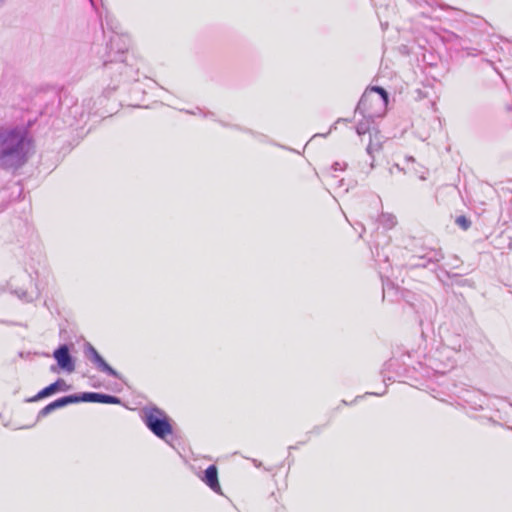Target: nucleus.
<instances>
[{
  "instance_id": "423d86ee",
  "label": "nucleus",
  "mask_w": 512,
  "mask_h": 512,
  "mask_svg": "<svg viewBox=\"0 0 512 512\" xmlns=\"http://www.w3.org/2000/svg\"><path fill=\"white\" fill-rule=\"evenodd\" d=\"M59 367L67 372H73L75 369L74 362L66 345H61L53 354Z\"/></svg>"
},
{
  "instance_id": "f3484780",
  "label": "nucleus",
  "mask_w": 512,
  "mask_h": 512,
  "mask_svg": "<svg viewBox=\"0 0 512 512\" xmlns=\"http://www.w3.org/2000/svg\"><path fill=\"white\" fill-rule=\"evenodd\" d=\"M196 110H197V112H196V111H187V113L192 114V115H196L197 113H201V114H203V116H204V117H208V116H210V115H211V116H213V115H214L213 113H210V112L205 113V112H203V110H202V109H200V108H197Z\"/></svg>"
},
{
  "instance_id": "9d476101",
  "label": "nucleus",
  "mask_w": 512,
  "mask_h": 512,
  "mask_svg": "<svg viewBox=\"0 0 512 512\" xmlns=\"http://www.w3.org/2000/svg\"><path fill=\"white\" fill-rule=\"evenodd\" d=\"M100 395H101V393H95V392L83 393L81 396H78L79 397V402L80 401H84V402H96V403H99L100 402Z\"/></svg>"
},
{
  "instance_id": "dca6fc26",
  "label": "nucleus",
  "mask_w": 512,
  "mask_h": 512,
  "mask_svg": "<svg viewBox=\"0 0 512 512\" xmlns=\"http://www.w3.org/2000/svg\"><path fill=\"white\" fill-rule=\"evenodd\" d=\"M397 224V219L394 215L392 214H387L386 213V229H391L393 227H395Z\"/></svg>"
},
{
  "instance_id": "f8f14e48",
  "label": "nucleus",
  "mask_w": 512,
  "mask_h": 512,
  "mask_svg": "<svg viewBox=\"0 0 512 512\" xmlns=\"http://www.w3.org/2000/svg\"><path fill=\"white\" fill-rule=\"evenodd\" d=\"M85 356L92 362L101 355L91 344L88 343L85 347Z\"/></svg>"
},
{
  "instance_id": "4be33fe9",
  "label": "nucleus",
  "mask_w": 512,
  "mask_h": 512,
  "mask_svg": "<svg viewBox=\"0 0 512 512\" xmlns=\"http://www.w3.org/2000/svg\"><path fill=\"white\" fill-rule=\"evenodd\" d=\"M5 205H6V204H5V202H4V201H2V202L0 203V211H1L2 209H4Z\"/></svg>"
},
{
  "instance_id": "ddd939ff",
  "label": "nucleus",
  "mask_w": 512,
  "mask_h": 512,
  "mask_svg": "<svg viewBox=\"0 0 512 512\" xmlns=\"http://www.w3.org/2000/svg\"><path fill=\"white\" fill-rule=\"evenodd\" d=\"M99 403L120 404L121 400H120V398H118L116 396H111V395H107V394H102L101 393V395H100V402Z\"/></svg>"
},
{
  "instance_id": "aec40b11",
  "label": "nucleus",
  "mask_w": 512,
  "mask_h": 512,
  "mask_svg": "<svg viewBox=\"0 0 512 512\" xmlns=\"http://www.w3.org/2000/svg\"><path fill=\"white\" fill-rule=\"evenodd\" d=\"M367 395H373V394L372 393H366L363 396H357V397H355V399H354V401L352 403H356L359 399L364 398Z\"/></svg>"
},
{
  "instance_id": "f03ea898",
  "label": "nucleus",
  "mask_w": 512,
  "mask_h": 512,
  "mask_svg": "<svg viewBox=\"0 0 512 512\" xmlns=\"http://www.w3.org/2000/svg\"><path fill=\"white\" fill-rule=\"evenodd\" d=\"M32 150V140L23 126H0V168L22 167Z\"/></svg>"
},
{
  "instance_id": "7ed1b4c3",
  "label": "nucleus",
  "mask_w": 512,
  "mask_h": 512,
  "mask_svg": "<svg viewBox=\"0 0 512 512\" xmlns=\"http://www.w3.org/2000/svg\"><path fill=\"white\" fill-rule=\"evenodd\" d=\"M128 50L126 38L114 33L107 44V59L104 60V71L107 75H112L113 89L121 81H130L136 79L137 71L128 65L123 55Z\"/></svg>"
},
{
  "instance_id": "4468645a",
  "label": "nucleus",
  "mask_w": 512,
  "mask_h": 512,
  "mask_svg": "<svg viewBox=\"0 0 512 512\" xmlns=\"http://www.w3.org/2000/svg\"><path fill=\"white\" fill-rule=\"evenodd\" d=\"M399 293L401 294L402 297H404L403 291H400L398 287L394 286V284L388 283L386 281V296H389V297L395 296L396 297Z\"/></svg>"
},
{
  "instance_id": "6ab92c4d",
  "label": "nucleus",
  "mask_w": 512,
  "mask_h": 512,
  "mask_svg": "<svg viewBox=\"0 0 512 512\" xmlns=\"http://www.w3.org/2000/svg\"><path fill=\"white\" fill-rule=\"evenodd\" d=\"M346 164L344 163H339V162H335L332 166L333 170L335 171H338V170H344Z\"/></svg>"
},
{
  "instance_id": "f257e3e1",
  "label": "nucleus",
  "mask_w": 512,
  "mask_h": 512,
  "mask_svg": "<svg viewBox=\"0 0 512 512\" xmlns=\"http://www.w3.org/2000/svg\"><path fill=\"white\" fill-rule=\"evenodd\" d=\"M384 105V88L381 86L369 87L362 95L356 111L365 115V121L356 127L358 135L369 133L370 140L367 146L368 154L375 159L382 153L383 138L381 131L382 112L376 107Z\"/></svg>"
},
{
  "instance_id": "20e7f679",
  "label": "nucleus",
  "mask_w": 512,
  "mask_h": 512,
  "mask_svg": "<svg viewBox=\"0 0 512 512\" xmlns=\"http://www.w3.org/2000/svg\"><path fill=\"white\" fill-rule=\"evenodd\" d=\"M141 418L149 430L163 440L172 434V426L166 413L156 406H147L142 409Z\"/></svg>"
},
{
  "instance_id": "a211bd4d",
  "label": "nucleus",
  "mask_w": 512,
  "mask_h": 512,
  "mask_svg": "<svg viewBox=\"0 0 512 512\" xmlns=\"http://www.w3.org/2000/svg\"><path fill=\"white\" fill-rule=\"evenodd\" d=\"M442 258H443V256L440 252H433V255L429 257V260L438 262Z\"/></svg>"
},
{
  "instance_id": "0eeeda50",
  "label": "nucleus",
  "mask_w": 512,
  "mask_h": 512,
  "mask_svg": "<svg viewBox=\"0 0 512 512\" xmlns=\"http://www.w3.org/2000/svg\"><path fill=\"white\" fill-rule=\"evenodd\" d=\"M200 479L214 492L221 493V487L218 481V470L215 465H210Z\"/></svg>"
},
{
  "instance_id": "1a4fd4ad",
  "label": "nucleus",
  "mask_w": 512,
  "mask_h": 512,
  "mask_svg": "<svg viewBox=\"0 0 512 512\" xmlns=\"http://www.w3.org/2000/svg\"><path fill=\"white\" fill-rule=\"evenodd\" d=\"M92 363L96 366V368L108 374L109 376H112L114 378H119V373L114 370L109 364L106 363V361L102 358V356H99L95 359V361H92Z\"/></svg>"
},
{
  "instance_id": "6e6552de",
  "label": "nucleus",
  "mask_w": 512,
  "mask_h": 512,
  "mask_svg": "<svg viewBox=\"0 0 512 512\" xmlns=\"http://www.w3.org/2000/svg\"><path fill=\"white\" fill-rule=\"evenodd\" d=\"M65 387H66L65 381L62 379H58L56 382H54V383L50 384L49 386L45 387L44 389H42L35 396V398L33 400H38V399L48 397L59 390H65Z\"/></svg>"
},
{
  "instance_id": "9b49d317",
  "label": "nucleus",
  "mask_w": 512,
  "mask_h": 512,
  "mask_svg": "<svg viewBox=\"0 0 512 512\" xmlns=\"http://www.w3.org/2000/svg\"><path fill=\"white\" fill-rule=\"evenodd\" d=\"M85 356L92 362L101 355L91 344L88 343L85 347Z\"/></svg>"
},
{
  "instance_id": "5701e85b",
  "label": "nucleus",
  "mask_w": 512,
  "mask_h": 512,
  "mask_svg": "<svg viewBox=\"0 0 512 512\" xmlns=\"http://www.w3.org/2000/svg\"><path fill=\"white\" fill-rule=\"evenodd\" d=\"M385 101H386V106L388 105V93L386 92V98H385Z\"/></svg>"
},
{
  "instance_id": "2eb2a0df",
  "label": "nucleus",
  "mask_w": 512,
  "mask_h": 512,
  "mask_svg": "<svg viewBox=\"0 0 512 512\" xmlns=\"http://www.w3.org/2000/svg\"><path fill=\"white\" fill-rule=\"evenodd\" d=\"M455 223L463 230H467L471 226V221L463 215L458 216Z\"/></svg>"
},
{
  "instance_id": "b1692460",
  "label": "nucleus",
  "mask_w": 512,
  "mask_h": 512,
  "mask_svg": "<svg viewBox=\"0 0 512 512\" xmlns=\"http://www.w3.org/2000/svg\"><path fill=\"white\" fill-rule=\"evenodd\" d=\"M5 0H0V4L3 3Z\"/></svg>"
},
{
  "instance_id": "39448f33",
  "label": "nucleus",
  "mask_w": 512,
  "mask_h": 512,
  "mask_svg": "<svg viewBox=\"0 0 512 512\" xmlns=\"http://www.w3.org/2000/svg\"><path fill=\"white\" fill-rule=\"evenodd\" d=\"M77 402H79L78 395H69V396H64L62 398H59V399L51 402L50 404L46 405L44 408H42L38 413V419L46 417L47 415H49L50 413H52L53 411H55L57 409L63 408L69 404H73V403H77Z\"/></svg>"
},
{
  "instance_id": "412c9836",
  "label": "nucleus",
  "mask_w": 512,
  "mask_h": 512,
  "mask_svg": "<svg viewBox=\"0 0 512 512\" xmlns=\"http://www.w3.org/2000/svg\"><path fill=\"white\" fill-rule=\"evenodd\" d=\"M17 295H18V297H19L20 299H26V295H27V293H26V292H24V291H22L21 293H18Z\"/></svg>"
}]
</instances>
